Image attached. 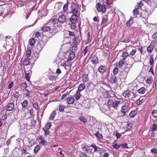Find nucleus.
<instances>
[{
  "label": "nucleus",
  "mask_w": 157,
  "mask_h": 157,
  "mask_svg": "<svg viewBox=\"0 0 157 157\" xmlns=\"http://www.w3.org/2000/svg\"><path fill=\"white\" fill-rule=\"evenodd\" d=\"M145 100V99L144 98V97H140L138 100L136 101V104L138 105H141L142 103L144 102Z\"/></svg>",
  "instance_id": "5701e85b"
},
{
  "label": "nucleus",
  "mask_w": 157,
  "mask_h": 157,
  "mask_svg": "<svg viewBox=\"0 0 157 157\" xmlns=\"http://www.w3.org/2000/svg\"><path fill=\"white\" fill-rule=\"evenodd\" d=\"M79 119L80 120L83 122L84 123H86L87 121V120L86 118L83 116H81L79 117Z\"/></svg>",
  "instance_id": "052dcab7"
},
{
  "label": "nucleus",
  "mask_w": 157,
  "mask_h": 157,
  "mask_svg": "<svg viewBox=\"0 0 157 157\" xmlns=\"http://www.w3.org/2000/svg\"><path fill=\"white\" fill-rule=\"evenodd\" d=\"M14 103L12 102L9 103L7 105L6 110L7 111H10L13 110L14 107Z\"/></svg>",
  "instance_id": "ddd939ff"
},
{
  "label": "nucleus",
  "mask_w": 157,
  "mask_h": 157,
  "mask_svg": "<svg viewBox=\"0 0 157 157\" xmlns=\"http://www.w3.org/2000/svg\"><path fill=\"white\" fill-rule=\"evenodd\" d=\"M79 17V16H77L74 14H72L71 16L70 19V21L71 23L70 24L71 29H75L76 27V22L77 20V17Z\"/></svg>",
  "instance_id": "20e7f679"
},
{
  "label": "nucleus",
  "mask_w": 157,
  "mask_h": 157,
  "mask_svg": "<svg viewBox=\"0 0 157 157\" xmlns=\"http://www.w3.org/2000/svg\"><path fill=\"white\" fill-rule=\"evenodd\" d=\"M31 54V50L29 49H28L27 50L26 52V56L27 58H29Z\"/></svg>",
  "instance_id": "13d9d810"
},
{
  "label": "nucleus",
  "mask_w": 157,
  "mask_h": 157,
  "mask_svg": "<svg viewBox=\"0 0 157 157\" xmlns=\"http://www.w3.org/2000/svg\"><path fill=\"white\" fill-rule=\"evenodd\" d=\"M6 43H8L11 45H13V41L12 37L9 36H6Z\"/></svg>",
  "instance_id": "2eb2a0df"
},
{
  "label": "nucleus",
  "mask_w": 157,
  "mask_h": 157,
  "mask_svg": "<svg viewBox=\"0 0 157 157\" xmlns=\"http://www.w3.org/2000/svg\"><path fill=\"white\" fill-rule=\"evenodd\" d=\"M13 45H11L10 44H9L8 43H6L3 44V52H2V53H4L5 55L9 52H10V50L11 48L13 46Z\"/></svg>",
  "instance_id": "0eeeda50"
},
{
  "label": "nucleus",
  "mask_w": 157,
  "mask_h": 157,
  "mask_svg": "<svg viewBox=\"0 0 157 157\" xmlns=\"http://www.w3.org/2000/svg\"><path fill=\"white\" fill-rule=\"evenodd\" d=\"M137 112L136 111L133 110L132 111L129 113V116L131 117H134L136 115Z\"/></svg>",
  "instance_id": "ea45409f"
},
{
  "label": "nucleus",
  "mask_w": 157,
  "mask_h": 157,
  "mask_svg": "<svg viewBox=\"0 0 157 157\" xmlns=\"http://www.w3.org/2000/svg\"><path fill=\"white\" fill-rule=\"evenodd\" d=\"M58 22L62 24L66 22V16L64 15H60L58 19Z\"/></svg>",
  "instance_id": "9b49d317"
},
{
  "label": "nucleus",
  "mask_w": 157,
  "mask_h": 157,
  "mask_svg": "<svg viewBox=\"0 0 157 157\" xmlns=\"http://www.w3.org/2000/svg\"><path fill=\"white\" fill-rule=\"evenodd\" d=\"M75 55L74 52H70L68 56V59L69 60H72L75 57Z\"/></svg>",
  "instance_id": "2f4dec72"
},
{
  "label": "nucleus",
  "mask_w": 157,
  "mask_h": 157,
  "mask_svg": "<svg viewBox=\"0 0 157 157\" xmlns=\"http://www.w3.org/2000/svg\"><path fill=\"white\" fill-rule=\"evenodd\" d=\"M19 96V92L17 91L15 92L13 94V97L16 98L17 99Z\"/></svg>",
  "instance_id": "338daca9"
},
{
  "label": "nucleus",
  "mask_w": 157,
  "mask_h": 157,
  "mask_svg": "<svg viewBox=\"0 0 157 157\" xmlns=\"http://www.w3.org/2000/svg\"><path fill=\"white\" fill-rule=\"evenodd\" d=\"M129 110V107L128 103L125 102L124 105L122 106L121 110L120 112L121 115L120 117L125 116L127 113L128 112Z\"/></svg>",
  "instance_id": "f03ea898"
},
{
  "label": "nucleus",
  "mask_w": 157,
  "mask_h": 157,
  "mask_svg": "<svg viewBox=\"0 0 157 157\" xmlns=\"http://www.w3.org/2000/svg\"><path fill=\"white\" fill-rule=\"evenodd\" d=\"M52 125V123L51 122L47 123L45 125V127L46 129H49Z\"/></svg>",
  "instance_id": "680f3d73"
},
{
  "label": "nucleus",
  "mask_w": 157,
  "mask_h": 157,
  "mask_svg": "<svg viewBox=\"0 0 157 157\" xmlns=\"http://www.w3.org/2000/svg\"><path fill=\"white\" fill-rule=\"evenodd\" d=\"M31 67H29V69L28 71H25L26 76L25 78L29 82L30 78L32 75V71H31Z\"/></svg>",
  "instance_id": "9d476101"
},
{
  "label": "nucleus",
  "mask_w": 157,
  "mask_h": 157,
  "mask_svg": "<svg viewBox=\"0 0 157 157\" xmlns=\"http://www.w3.org/2000/svg\"><path fill=\"white\" fill-rule=\"evenodd\" d=\"M122 94L124 98H128V99H129L130 98L132 99L136 97V95L134 93L129 90H125L123 93Z\"/></svg>",
  "instance_id": "7ed1b4c3"
},
{
  "label": "nucleus",
  "mask_w": 157,
  "mask_h": 157,
  "mask_svg": "<svg viewBox=\"0 0 157 157\" xmlns=\"http://www.w3.org/2000/svg\"><path fill=\"white\" fill-rule=\"evenodd\" d=\"M153 46L150 44L147 48V51L149 53H151L153 49Z\"/></svg>",
  "instance_id": "49530a36"
},
{
  "label": "nucleus",
  "mask_w": 157,
  "mask_h": 157,
  "mask_svg": "<svg viewBox=\"0 0 157 157\" xmlns=\"http://www.w3.org/2000/svg\"><path fill=\"white\" fill-rule=\"evenodd\" d=\"M40 35V33L37 32H34L33 34L34 36L36 38H38Z\"/></svg>",
  "instance_id": "864d4df0"
},
{
  "label": "nucleus",
  "mask_w": 157,
  "mask_h": 157,
  "mask_svg": "<svg viewBox=\"0 0 157 157\" xmlns=\"http://www.w3.org/2000/svg\"><path fill=\"white\" fill-rule=\"evenodd\" d=\"M68 34L69 36H75V34L74 33L71 32L69 31H66L64 32V36H65V34Z\"/></svg>",
  "instance_id": "58836bf2"
},
{
  "label": "nucleus",
  "mask_w": 157,
  "mask_h": 157,
  "mask_svg": "<svg viewBox=\"0 0 157 157\" xmlns=\"http://www.w3.org/2000/svg\"><path fill=\"white\" fill-rule=\"evenodd\" d=\"M116 141H115L113 143L112 146H113L116 149L118 150L119 148L120 147V144L118 145L117 144L115 143Z\"/></svg>",
  "instance_id": "c03bdc74"
},
{
  "label": "nucleus",
  "mask_w": 157,
  "mask_h": 157,
  "mask_svg": "<svg viewBox=\"0 0 157 157\" xmlns=\"http://www.w3.org/2000/svg\"><path fill=\"white\" fill-rule=\"evenodd\" d=\"M48 77L49 79L52 81H55L57 79V76H55V74L53 73H50Z\"/></svg>",
  "instance_id": "6ab92c4d"
},
{
  "label": "nucleus",
  "mask_w": 157,
  "mask_h": 157,
  "mask_svg": "<svg viewBox=\"0 0 157 157\" xmlns=\"http://www.w3.org/2000/svg\"><path fill=\"white\" fill-rule=\"evenodd\" d=\"M126 129H125L126 131H124V132H127L128 130H129V131H130V130L132 127V124L131 123H128L127 124L126 126Z\"/></svg>",
  "instance_id": "f704fd0d"
},
{
  "label": "nucleus",
  "mask_w": 157,
  "mask_h": 157,
  "mask_svg": "<svg viewBox=\"0 0 157 157\" xmlns=\"http://www.w3.org/2000/svg\"><path fill=\"white\" fill-rule=\"evenodd\" d=\"M86 86L84 83H82L80 84L78 88L77 91L81 92L85 88Z\"/></svg>",
  "instance_id": "a878e982"
},
{
  "label": "nucleus",
  "mask_w": 157,
  "mask_h": 157,
  "mask_svg": "<svg viewBox=\"0 0 157 157\" xmlns=\"http://www.w3.org/2000/svg\"><path fill=\"white\" fill-rule=\"evenodd\" d=\"M98 70L100 73L103 74L106 71L107 69L106 67L101 65L98 68Z\"/></svg>",
  "instance_id": "4468645a"
},
{
  "label": "nucleus",
  "mask_w": 157,
  "mask_h": 157,
  "mask_svg": "<svg viewBox=\"0 0 157 157\" xmlns=\"http://www.w3.org/2000/svg\"><path fill=\"white\" fill-rule=\"evenodd\" d=\"M105 101V104L100 107L101 111L105 113H111V107H113L116 109L117 110L121 106V101L115 100L113 98H108L106 99Z\"/></svg>",
  "instance_id": "f257e3e1"
},
{
  "label": "nucleus",
  "mask_w": 157,
  "mask_h": 157,
  "mask_svg": "<svg viewBox=\"0 0 157 157\" xmlns=\"http://www.w3.org/2000/svg\"><path fill=\"white\" fill-rule=\"evenodd\" d=\"M90 146L94 149V152L98 151V147L95 144H92Z\"/></svg>",
  "instance_id": "69168bd1"
},
{
  "label": "nucleus",
  "mask_w": 157,
  "mask_h": 157,
  "mask_svg": "<svg viewBox=\"0 0 157 157\" xmlns=\"http://www.w3.org/2000/svg\"><path fill=\"white\" fill-rule=\"evenodd\" d=\"M79 157H87V155L84 152H80L78 154Z\"/></svg>",
  "instance_id": "e2e57ef3"
},
{
  "label": "nucleus",
  "mask_w": 157,
  "mask_h": 157,
  "mask_svg": "<svg viewBox=\"0 0 157 157\" xmlns=\"http://www.w3.org/2000/svg\"><path fill=\"white\" fill-rule=\"evenodd\" d=\"M79 36L75 37L72 40V43L73 44L78 45L79 44L80 40L78 39Z\"/></svg>",
  "instance_id": "b1692460"
},
{
  "label": "nucleus",
  "mask_w": 157,
  "mask_h": 157,
  "mask_svg": "<svg viewBox=\"0 0 157 157\" xmlns=\"http://www.w3.org/2000/svg\"><path fill=\"white\" fill-rule=\"evenodd\" d=\"M152 115L154 117L157 118V109L154 110L153 111Z\"/></svg>",
  "instance_id": "4d7b16f0"
},
{
  "label": "nucleus",
  "mask_w": 157,
  "mask_h": 157,
  "mask_svg": "<svg viewBox=\"0 0 157 157\" xmlns=\"http://www.w3.org/2000/svg\"><path fill=\"white\" fill-rule=\"evenodd\" d=\"M118 72V68L117 67H115L113 71V73L114 74V75H117V74Z\"/></svg>",
  "instance_id": "774afa93"
},
{
  "label": "nucleus",
  "mask_w": 157,
  "mask_h": 157,
  "mask_svg": "<svg viewBox=\"0 0 157 157\" xmlns=\"http://www.w3.org/2000/svg\"><path fill=\"white\" fill-rule=\"evenodd\" d=\"M65 108V106H64L63 105H60L59 108V111L60 112H62L63 111Z\"/></svg>",
  "instance_id": "5fc2aeb1"
},
{
  "label": "nucleus",
  "mask_w": 157,
  "mask_h": 157,
  "mask_svg": "<svg viewBox=\"0 0 157 157\" xmlns=\"http://www.w3.org/2000/svg\"><path fill=\"white\" fill-rule=\"evenodd\" d=\"M40 149V147L39 145H37L35 147L33 151L34 153L36 154Z\"/></svg>",
  "instance_id": "de8ad7c7"
},
{
  "label": "nucleus",
  "mask_w": 157,
  "mask_h": 157,
  "mask_svg": "<svg viewBox=\"0 0 157 157\" xmlns=\"http://www.w3.org/2000/svg\"><path fill=\"white\" fill-rule=\"evenodd\" d=\"M75 99L74 98L71 96L68 97L67 99V103L68 104H72L74 103Z\"/></svg>",
  "instance_id": "f3484780"
},
{
  "label": "nucleus",
  "mask_w": 157,
  "mask_h": 157,
  "mask_svg": "<svg viewBox=\"0 0 157 157\" xmlns=\"http://www.w3.org/2000/svg\"><path fill=\"white\" fill-rule=\"evenodd\" d=\"M133 47H134L131 46L129 47H128L126 48V50L127 51L132 50V51L129 53V56L131 57L134 56L136 52V48L132 49Z\"/></svg>",
  "instance_id": "1a4fd4ad"
},
{
  "label": "nucleus",
  "mask_w": 157,
  "mask_h": 157,
  "mask_svg": "<svg viewBox=\"0 0 157 157\" xmlns=\"http://www.w3.org/2000/svg\"><path fill=\"white\" fill-rule=\"evenodd\" d=\"M91 62L94 64H96L98 63V58L95 55L92 56L90 58Z\"/></svg>",
  "instance_id": "f8f14e48"
},
{
  "label": "nucleus",
  "mask_w": 157,
  "mask_h": 157,
  "mask_svg": "<svg viewBox=\"0 0 157 157\" xmlns=\"http://www.w3.org/2000/svg\"><path fill=\"white\" fill-rule=\"evenodd\" d=\"M157 129V124L156 123L153 124L150 128V131L153 132L156 131Z\"/></svg>",
  "instance_id": "473e14b6"
},
{
  "label": "nucleus",
  "mask_w": 157,
  "mask_h": 157,
  "mask_svg": "<svg viewBox=\"0 0 157 157\" xmlns=\"http://www.w3.org/2000/svg\"><path fill=\"white\" fill-rule=\"evenodd\" d=\"M122 56L123 59L125 60L127 57L129 56V54L127 52H123L122 54Z\"/></svg>",
  "instance_id": "a19ab883"
},
{
  "label": "nucleus",
  "mask_w": 157,
  "mask_h": 157,
  "mask_svg": "<svg viewBox=\"0 0 157 157\" xmlns=\"http://www.w3.org/2000/svg\"><path fill=\"white\" fill-rule=\"evenodd\" d=\"M23 91L24 94L26 95L28 97H29L30 95V91H29L26 89H23Z\"/></svg>",
  "instance_id": "37998d69"
},
{
  "label": "nucleus",
  "mask_w": 157,
  "mask_h": 157,
  "mask_svg": "<svg viewBox=\"0 0 157 157\" xmlns=\"http://www.w3.org/2000/svg\"><path fill=\"white\" fill-rule=\"evenodd\" d=\"M68 4L69 2L67 1V2L64 5L63 7V10L64 12H66L67 11Z\"/></svg>",
  "instance_id": "79ce46f5"
},
{
  "label": "nucleus",
  "mask_w": 157,
  "mask_h": 157,
  "mask_svg": "<svg viewBox=\"0 0 157 157\" xmlns=\"http://www.w3.org/2000/svg\"><path fill=\"white\" fill-rule=\"evenodd\" d=\"M133 13L135 16H137L139 13V10L138 8H136L133 10Z\"/></svg>",
  "instance_id": "6e6d98bb"
},
{
  "label": "nucleus",
  "mask_w": 157,
  "mask_h": 157,
  "mask_svg": "<svg viewBox=\"0 0 157 157\" xmlns=\"http://www.w3.org/2000/svg\"><path fill=\"white\" fill-rule=\"evenodd\" d=\"M124 59H121L118 62V65L120 67H122L124 63Z\"/></svg>",
  "instance_id": "a18cd8bd"
},
{
  "label": "nucleus",
  "mask_w": 157,
  "mask_h": 157,
  "mask_svg": "<svg viewBox=\"0 0 157 157\" xmlns=\"http://www.w3.org/2000/svg\"><path fill=\"white\" fill-rule=\"evenodd\" d=\"M77 45H78L74 44L71 48V52H74L75 53V52H76L77 50Z\"/></svg>",
  "instance_id": "603ef678"
},
{
  "label": "nucleus",
  "mask_w": 157,
  "mask_h": 157,
  "mask_svg": "<svg viewBox=\"0 0 157 157\" xmlns=\"http://www.w3.org/2000/svg\"><path fill=\"white\" fill-rule=\"evenodd\" d=\"M107 94L106 99L108 98H110V97H112V96L113 95V94H112L113 92L111 91H107L106 92Z\"/></svg>",
  "instance_id": "e433bc0d"
},
{
  "label": "nucleus",
  "mask_w": 157,
  "mask_h": 157,
  "mask_svg": "<svg viewBox=\"0 0 157 157\" xmlns=\"http://www.w3.org/2000/svg\"><path fill=\"white\" fill-rule=\"evenodd\" d=\"M23 65L24 66L30 65L29 59L28 58H25L23 60Z\"/></svg>",
  "instance_id": "bb28decb"
},
{
  "label": "nucleus",
  "mask_w": 157,
  "mask_h": 157,
  "mask_svg": "<svg viewBox=\"0 0 157 157\" xmlns=\"http://www.w3.org/2000/svg\"><path fill=\"white\" fill-rule=\"evenodd\" d=\"M134 20L133 18H130L129 20L126 23V25L127 26L129 27L131 26L134 23Z\"/></svg>",
  "instance_id": "c756f323"
},
{
  "label": "nucleus",
  "mask_w": 157,
  "mask_h": 157,
  "mask_svg": "<svg viewBox=\"0 0 157 157\" xmlns=\"http://www.w3.org/2000/svg\"><path fill=\"white\" fill-rule=\"evenodd\" d=\"M51 28L46 24L43 26L42 29V31L44 32L49 31L51 30Z\"/></svg>",
  "instance_id": "cd10ccee"
},
{
  "label": "nucleus",
  "mask_w": 157,
  "mask_h": 157,
  "mask_svg": "<svg viewBox=\"0 0 157 157\" xmlns=\"http://www.w3.org/2000/svg\"><path fill=\"white\" fill-rule=\"evenodd\" d=\"M96 8L98 12L102 11V13H105L106 11V8L105 5H102L100 2H98L96 5Z\"/></svg>",
  "instance_id": "423d86ee"
},
{
  "label": "nucleus",
  "mask_w": 157,
  "mask_h": 157,
  "mask_svg": "<svg viewBox=\"0 0 157 157\" xmlns=\"http://www.w3.org/2000/svg\"><path fill=\"white\" fill-rule=\"evenodd\" d=\"M74 95L76 100H78L80 99L81 97L80 92L77 90Z\"/></svg>",
  "instance_id": "c85d7f7f"
},
{
  "label": "nucleus",
  "mask_w": 157,
  "mask_h": 157,
  "mask_svg": "<svg viewBox=\"0 0 157 157\" xmlns=\"http://www.w3.org/2000/svg\"><path fill=\"white\" fill-rule=\"evenodd\" d=\"M43 129L44 131V135L45 136H47V135L50 134V132L48 130V129H46L43 128Z\"/></svg>",
  "instance_id": "bf43d9fd"
},
{
  "label": "nucleus",
  "mask_w": 157,
  "mask_h": 157,
  "mask_svg": "<svg viewBox=\"0 0 157 157\" xmlns=\"http://www.w3.org/2000/svg\"><path fill=\"white\" fill-rule=\"evenodd\" d=\"M149 63L151 66L153 65L154 63V58L152 56H151L149 59Z\"/></svg>",
  "instance_id": "0e129e2a"
},
{
  "label": "nucleus",
  "mask_w": 157,
  "mask_h": 157,
  "mask_svg": "<svg viewBox=\"0 0 157 157\" xmlns=\"http://www.w3.org/2000/svg\"><path fill=\"white\" fill-rule=\"evenodd\" d=\"M28 101L26 100H25L23 102L21 103V105H22V109H24V108H26L28 106Z\"/></svg>",
  "instance_id": "7c9ffc66"
},
{
  "label": "nucleus",
  "mask_w": 157,
  "mask_h": 157,
  "mask_svg": "<svg viewBox=\"0 0 157 157\" xmlns=\"http://www.w3.org/2000/svg\"><path fill=\"white\" fill-rule=\"evenodd\" d=\"M82 78V81L84 83L88 82L89 80V77L87 74H83Z\"/></svg>",
  "instance_id": "412c9836"
},
{
  "label": "nucleus",
  "mask_w": 157,
  "mask_h": 157,
  "mask_svg": "<svg viewBox=\"0 0 157 157\" xmlns=\"http://www.w3.org/2000/svg\"><path fill=\"white\" fill-rule=\"evenodd\" d=\"M153 81V78L151 76L149 77L146 80V82L148 84L151 83Z\"/></svg>",
  "instance_id": "8fccbe9b"
},
{
  "label": "nucleus",
  "mask_w": 157,
  "mask_h": 157,
  "mask_svg": "<svg viewBox=\"0 0 157 157\" xmlns=\"http://www.w3.org/2000/svg\"><path fill=\"white\" fill-rule=\"evenodd\" d=\"M35 43V40L34 38L30 39L29 41V44L32 46L34 45Z\"/></svg>",
  "instance_id": "c9c22d12"
},
{
  "label": "nucleus",
  "mask_w": 157,
  "mask_h": 157,
  "mask_svg": "<svg viewBox=\"0 0 157 157\" xmlns=\"http://www.w3.org/2000/svg\"><path fill=\"white\" fill-rule=\"evenodd\" d=\"M146 91V89L144 87H142L140 88L137 90L138 92L142 94H144Z\"/></svg>",
  "instance_id": "4c0bfd02"
},
{
  "label": "nucleus",
  "mask_w": 157,
  "mask_h": 157,
  "mask_svg": "<svg viewBox=\"0 0 157 157\" xmlns=\"http://www.w3.org/2000/svg\"><path fill=\"white\" fill-rule=\"evenodd\" d=\"M71 10L73 14L76 15L77 16H80V13L78 7L75 3H74L71 7Z\"/></svg>",
  "instance_id": "39448f33"
},
{
  "label": "nucleus",
  "mask_w": 157,
  "mask_h": 157,
  "mask_svg": "<svg viewBox=\"0 0 157 157\" xmlns=\"http://www.w3.org/2000/svg\"><path fill=\"white\" fill-rule=\"evenodd\" d=\"M92 37L90 36V33L88 32L87 36V40H86V44H89L91 42L92 40Z\"/></svg>",
  "instance_id": "393cba45"
},
{
  "label": "nucleus",
  "mask_w": 157,
  "mask_h": 157,
  "mask_svg": "<svg viewBox=\"0 0 157 157\" xmlns=\"http://www.w3.org/2000/svg\"><path fill=\"white\" fill-rule=\"evenodd\" d=\"M102 54L103 57L107 59H108L110 56V52L108 50L104 51Z\"/></svg>",
  "instance_id": "a211bd4d"
},
{
  "label": "nucleus",
  "mask_w": 157,
  "mask_h": 157,
  "mask_svg": "<svg viewBox=\"0 0 157 157\" xmlns=\"http://www.w3.org/2000/svg\"><path fill=\"white\" fill-rule=\"evenodd\" d=\"M38 141L39 144H42L43 145L44 144L46 141L44 140V138L42 136H40L38 139Z\"/></svg>",
  "instance_id": "4be33fe9"
},
{
  "label": "nucleus",
  "mask_w": 157,
  "mask_h": 157,
  "mask_svg": "<svg viewBox=\"0 0 157 157\" xmlns=\"http://www.w3.org/2000/svg\"><path fill=\"white\" fill-rule=\"evenodd\" d=\"M95 136L98 138L99 141L101 142L102 140V135L98 132H97L95 134Z\"/></svg>",
  "instance_id": "72a5a7b5"
},
{
  "label": "nucleus",
  "mask_w": 157,
  "mask_h": 157,
  "mask_svg": "<svg viewBox=\"0 0 157 157\" xmlns=\"http://www.w3.org/2000/svg\"><path fill=\"white\" fill-rule=\"evenodd\" d=\"M108 20V16L107 15H104L102 18V21L101 24L104 25V26L106 25V23Z\"/></svg>",
  "instance_id": "dca6fc26"
},
{
  "label": "nucleus",
  "mask_w": 157,
  "mask_h": 157,
  "mask_svg": "<svg viewBox=\"0 0 157 157\" xmlns=\"http://www.w3.org/2000/svg\"><path fill=\"white\" fill-rule=\"evenodd\" d=\"M109 81L110 83H113L117 82V77L115 75H112L110 78Z\"/></svg>",
  "instance_id": "aec40b11"
},
{
  "label": "nucleus",
  "mask_w": 157,
  "mask_h": 157,
  "mask_svg": "<svg viewBox=\"0 0 157 157\" xmlns=\"http://www.w3.org/2000/svg\"><path fill=\"white\" fill-rule=\"evenodd\" d=\"M20 86L21 89L22 90L24 89H26V88L28 87V86L26 82H23L21 83L20 85Z\"/></svg>",
  "instance_id": "3c124183"
},
{
  "label": "nucleus",
  "mask_w": 157,
  "mask_h": 157,
  "mask_svg": "<svg viewBox=\"0 0 157 157\" xmlns=\"http://www.w3.org/2000/svg\"><path fill=\"white\" fill-rule=\"evenodd\" d=\"M56 111H54L51 114L50 117L49 118L50 120H53L55 116L56 115Z\"/></svg>",
  "instance_id": "09e8293b"
},
{
  "label": "nucleus",
  "mask_w": 157,
  "mask_h": 157,
  "mask_svg": "<svg viewBox=\"0 0 157 157\" xmlns=\"http://www.w3.org/2000/svg\"><path fill=\"white\" fill-rule=\"evenodd\" d=\"M82 149L83 151L89 154H90L92 151L91 148L86 144H84L83 145Z\"/></svg>",
  "instance_id": "6e6552de"
}]
</instances>
